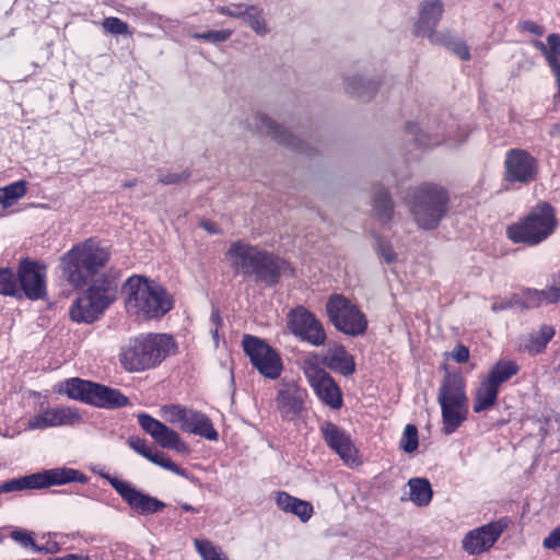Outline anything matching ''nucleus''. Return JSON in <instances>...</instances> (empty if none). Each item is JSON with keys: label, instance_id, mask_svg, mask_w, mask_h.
<instances>
[{"label": "nucleus", "instance_id": "1", "mask_svg": "<svg viewBox=\"0 0 560 560\" xmlns=\"http://www.w3.org/2000/svg\"><path fill=\"white\" fill-rule=\"evenodd\" d=\"M122 293L127 313L138 319L160 318L174 305L172 295L162 285L142 276L128 278Z\"/></svg>", "mask_w": 560, "mask_h": 560}, {"label": "nucleus", "instance_id": "2", "mask_svg": "<svg viewBox=\"0 0 560 560\" xmlns=\"http://www.w3.org/2000/svg\"><path fill=\"white\" fill-rule=\"evenodd\" d=\"M225 257L235 275L255 277L268 285L278 282L285 266L284 260L245 241L232 242Z\"/></svg>", "mask_w": 560, "mask_h": 560}, {"label": "nucleus", "instance_id": "3", "mask_svg": "<svg viewBox=\"0 0 560 560\" xmlns=\"http://www.w3.org/2000/svg\"><path fill=\"white\" fill-rule=\"evenodd\" d=\"M109 252L93 238L74 245L60 260L63 278L74 288L93 279L108 262Z\"/></svg>", "mask_w": 560, "mask_h": 560}, {"label": "nucleus", "instance_id": "4", "mask_svg": "<svg viewBox=\"0 0 560 560\" xmlns=\"http://www.w3.org/2000/svg\"><path fill=\"white\" fill-rule=\"evenodd\" d=\"M174 347V340L168 335H140L122 346L119 361L127 372H142L159 365Z\"/></svg>", "mask_w": 560, "mask_h": 560}, {"label": "nucleus", "instance_id": "5", "mask_svg": "<svg viewBox=\"0 0 560 560\" xmlns=\"http://www.w3.org/2000/svg\"><path fill=\"white\" fill-rule=\"evenodd\" d=\"M410 212L422 230H434L448 211L447 191L432 183H423L409 191Z\"/></svg>", "mask_w": 560, "mask_h": 560}, {"label": "nucleus", "instance_id": "6", "mask_svg": "<svg viewBox=\"0 0 560 560\" xmlns=\"http://www.w3.org/2000/svg\"><path fill=\"white\" fill-rule=\"evenodd\" d=\"M436 400L441 407L442 431L450 435L467 420L469 412V401L462 375L446 373L439 388Z\"/></svg>", "mask_w": 560, "mask_h": 560}, {"label": "nucleus", "instance_id": "7", "mask_svg": "<svg viewBox=\"0 0 560 560\" xmlns=\"http://www.w3.org/2000/svg\"><path fill=\"white\" fill-rule=\"evenodd\" d=\"M118 282L114 277L102 276L70 307V317L77 323H93L117 298Z\"/></svg>", "mask_w": 560, "mask_h": 560}, {"label": "nucleus", "instance_id": "8", "mask_svg": "<svg viewBox=\"0 0 560 560\" xmlns=\"http://www.w3.org/2000/svg\"><path fill=\"white\" fill-rule=\"evenodd\" d=\"M557 219L553 208L541 202L527 215L506 228V237L514 244L535 246L548 238L556 230Z\"/></svg>", "mask_w": 560, "mask_h": 560}, {"label": "nucleus", "instance_id": "9", "mask_svg": "<svg viewBox=\"0 0 560 560\" xmlns=\"http://www.w3.org/2000/svg\"><path fill=\"white\" fill-rule=\"evenodd\" d=\"M85 475L72 468H54L20 478L4 481L0 485V493L19 492L23 490L44 489L50 486L69 482H86Z\"/></svg>", "mask_w": 560, "mask_h": 560}, {"label": "nucleus", "instance_id": "10", "mask_svg": "<svg viewBox=\"0 0 560 560\" xmlns=\"http://www.w3.org/2000/svg\"><path fill=\"white\" fill-rule=\"evenodd\" d=\"M326 313L335 328L349 336L366 331L368 319L360 308L341 294H332L326 303Z\"/></svg>", "mask_w": 560, "mask_h": 560}, {"label": "nucleus", "instance_id": "11", "mask_svg": "<svg viewBox=\"0 0 560 560\" xmlns=\"http://www.w3.org/2000/svg\"><path fill=\"white\" fill-rule=\"evenodd\" d=\"M304 375L317 397L332 409L342 406L341 390L332 377L319 365L317 355H308L303 360Z\"/></svg>", "mask_w": 560, "mask_h": 560}, {"label": "nucleus", "instance_id": "12", "mask_svg": "<svg viewBox=\"0 0 560 560\" xmlns=\"http://www.w3.org/2000/svg\"><path fill=\"white\" fill-rule=\"evenodd\" d=\"M511 521L501 517L485 525L468 530L462 541V549L469 556H479L488 552L509 528Z\"/></svg>", "mask_w": 560, "mask_h": 560}, {"label": "nucleus", "instance_id": "13", "mask_svg": "<svg viewBox=\"0 0 560 560\" xmlns=\"http://www.w3.org/2000/svg\"><path fill=\"white\" fill-rule=\"evenodd\" d=\"M539 164L523 149H511L505 154L503 179L509 185H528L538 177Z\"/></svg>", "mask_w": 560, "mask_h": 560}, {"label": "nucleus", "instance_id": "14", "mask_svg": "<svg viewBox=\"0 0 560 560\" xmlns=\"http://www.w3.org/2000/svg\"><path fill=\"white\" fill-rule=\"evenodd\" d=\"M242 345L252 364L261 375L271 380L280 375L282 370L280 357L262 339L252 335H245Z\"/></svg>", "mask_w": 560, "mask_h": 560}, {"label": "nucleus", "instance_id": "15", "mask_svg": "<svg viewBox=\"0 0 560 560\" xmlns=\"http://www.w3.org/2000/svg\"><path fill=\"white\" fill-rule=\"evenodd\" d=\"M101 476L109 482L124 502L140 515H151L166 506L163 501L143 493L129 481L121 480L109 474H101Z\"/></svg>", "mask_w": 560, "mask_h": 560}, {"label": "nucleus", "instance_id": "16", "mask_svg": "<svg viewBox=\"0 0 560 560\" xmlns=\"http://www.w3.org/2000/svg\"><path fill=\"white\" fill-rule=\"evenodd\" d=\"M288 326L293 335L313 346H322L326 340V332L320 322L303 306L290 311Z\"/></svg>", "mask_w": 560, "mask_h": 560}, {"label": "nucleus", "instance_id": "17", "mask_svg": "<svg viewBox=\"0 0 560 560\" xmlns=\"http://www.w3.org/2000/svg\"><path fill=\"white\" fill-rule=\"evenodd\" d=\"M248 127L255 129L261 135L271 137L275 141L283 144L292 150L308 154V144L296 136L288 132L283 127L278 125L268 115L257 112L248 118Z\"/></svg>", "mask_w": 560, "mask_h": 560}, {"label": "nucleus", "instance_id": "18", "mask_svg": "<svg viewBox=\"0 0 560 560\" xmlns=\"http://www.w3.org/2000/svg\"><path fill=\"white\" fill-rule=\"evenodd\" d=\"M138 423L161 447L174 450L180 454L189 452L188 445L182 440L178 432L158 419L147 413H139Z\"/></svg>", "mask_w": 560, "mask_h": 560}, {"label": "nucleus", "instance_id": "19", "mask_svg": "<svg viewBox=\"0 0 560 560\" xmlns=\"http://www.w3.org/2000/svg\"><path fill=\"white\" fill-rule=\"evenodd\" d=\"M406 128L408 133L412 136V140L424 148H432L442 143L455 145L467 138V133L464 130L455 135L453 126H438L436 130L428 127L424 131L418 124L408 122Z\"/></svg>", "mask_w": 560, "mask_h": 560}, {"label": "nucleus", "instance_id": "20", "mask_svg": "<svg viewBox=\"0 0 560 560\" xmlns=\"http://www.w3.org/2000/svg\"><path fill=\"white\" fill-rule=\"evenodd\" d=\"M82 422L78 409L71 407L46 408L27 420V430H46L48 428L74 425Z\"/></svg>", "mask_w": 560, "mask_h": 560}, {"label": "nucleus", "instance_id": "21", "mask_svg": "<svg viewBox=\"0 0 560 560\" xmlns=\"http://www.w3.org/2000/svg\"><path fill=\"white\" fill-rule=\"evenodd\" d=\"M320 430L325 442L339 455L346 465L353 466L360 463L358 451L346 431L332 422H324Z\"/></svg>", "mask_w": 560, "mask_h": 560}, {"label": "nucleus", "instance_id": "22", "mask_svg": "<svg viewBox=\"0 0 560 560\" xmlns=\"http://www.w3.org/2000/svg\"><path fill=\"white\" fill-rule=\"evenodd\" d=\"M45 268L36 262L25 260L21 264L19 279L25 295L31 300H38L45 295Z\"/></svg>", "mask_w": 560, "mask_h": 560}, {"label": "nucleus", "instance_id": "23", "mask_svg": "<svg viewBox=\"0 0 560 560\" xmlns=\"http://www.w3.org/2000/svg\"><path fill=\"white\" fill-rule=\"evenodd\" d=\"M443 13V3L441 0H424L421 3L420 18L416 24V33L420 36H427L432 43L443 33H436L438 26Z\"/></svg>", "mask_w": 560, "mask_h": 560}, {"label": "nucleus", "instance_id": "24", "mask_svg": "<svg viewBox=\"0 0 560 560\" xmlns=\"http://www.w3.org/2000/svg\"><path fill=\"white\" fill-rule=\"evenodd\" d=\"M89 404L98 408H118L127 406L129 399L120 390L102 384L94 383Z\"/></svg>", "mask_w": 560, "mask_h": 560}, {"label": "nucleus", "instance_id": "25", "mask_svg": "<svg viewBox=\"0 0 560 560\" xmlns=\"http://www.w3.org/2000/svg\"><path fill=\"white\" fill-rule=\"evenodd\" d=\"M275 500L281 511L295 515L303 523L310 521L314 514L311 502L293 497L285 491L276 492Z\"/></svg>", "mask_w": 560, "mask_h": 560}, {"label": "nucleus", "instance_id": "26", "mask_svg": "<svg viewBox=\"0 0 560 560\" xmlns=\"http://www.w3.org/2000/svg\"><path fill=\"white\" fill-rule=\"evenodd\" d=\"M323 363L330 370L348 376L354 373L355 363L353 357L347 352L343 346L329 348L323 359Z\"/></svg>", "mask_w": 560, "mask_h": 560}, {"label": "nucleus", "instance_id": "27", "mask_svg": "<svg viewBox=\"0 0 560 560\" xmlns=\"http://www.w3.org/2000/svg\"><path fill=\"white\" fill-rule=\"evenodd\" d=\"M533 45L545 56L552 74L560 72V35L549 34L547 45L540 40H534Z\"/></svg>", "mask_w": 560, "mask_h": 560}, {"label": "nucleus", "instance_id": "28", "mask_svg": "<svg viewBox=\"0 0 560 560\" xmlns=\"http://www.w3.org/2000/svg\"><path fill=\"white\" fill-rule=\"evenodd\" d=\"M345 89L347 93L363 102H368L376 93L377 84L372 80H365L362 77L352 75L345 79Z\"/></svg>", "mask_w": 560, "mask_h": 560}, {"label": "nucleus", "instance_id": "29", "mask_svg": "<svg viewBox=\"0 0 560 560\" xmlns=\"http://www.w3.org/2000/svg\"><path fill=\"white\" fill-rule=\"evenodd\" d=\"M498 393L499 388L483 377L475 393L474 411L478 413L493 407L497 402Z\"/></svg>", "mask_w": 560, "mask_h": 560}, {"label": "nucleus", "instance_id": "30", "mask_svg": "<svg viewBox=\"0 0 560 560\" xmlns=\"http://www.w3.org/2000/svg\"><path fill=\"white\" fill-rule=\"evenodd\" d=\"M373 212L375 218L383 224L388 223L393 219L394 202L389 192L383 187H377L374 191Z\"/></svg>", "mask_w": 560, "mask_h": 560}, {"label": "nucleus", "instance_id": "31", "mask_svg": "<svg viewBox=\"0 0 560 560\" xmlns=\"http://www.w3.org/2000/svg\"><path fill=\"white\" fill-rule=\"evenodd\" d=\"M188 428V433L199 435L209 441H217L219 438V434L214 429L210 418L195 409H192Z\"/></svg>", "mask_w": 560, "mask_h": 560}, {"label": "nucleus", "instance_id": "32", "mask_svg": "<svg viewBox=\"0 0 560 560\" xmlns=\"http://www.w3.org/2000/svg\"><path fill=\"white\" fill-rule=\"evenodd\" d=\"M524 294L526 295L527 308H536L541 305L553 304L559 301V294L556 290V285H550L542 290L537 289H525Z\"/></svg>", "mask_w": 560, "mask_h": 560}, {"label": "nucleus", "instance_id": "33", "mask_svg": "<svg viewBox=\"0 0 560 560\" xmlns=\"http://www.w3.org/2000/svg\"><path fill=\"white\" fill-rule=\"evenodd\" d=\"M243 21L258 36H266L270 32L264 15V10L260 7L253 4L245 5Z\"/></svg>", "mask_w": 560, "mask_h": 560}, {"label": "nucleus", "instance_id": "34", "mask_svg": "<svg viewBox=\"0 0 560 560\" xmlns=\"http://www.w3.org/2000/svg\"><path fill=\"white\" fill-rule=\"evenodd\" d=\"M409 500L417 506H425L432 499V489L430 482L424 478H411L408 481Z\"/></svg>", "mask_w": 560, "mask_h": 560}, {"label": "nucleus", "instance_id": "35", "mask_svg": "<svg viewBox=\"0 0 560 560\" xmlns=\"http://www.w3.org/2000/svg\"><path fill=\"white\" fill-rule=\"evenodd\" d=\"M520 368L514 361H499L487 374L486 378L495 387L508 382L512 376L517 374Z\"/></svg>", "mask_w": 560, "mask_h": 560}, {"label": "nucleus", "instance_id": "36", "mask_svg": "<svg viewBox=\"0 0 560 560\" xmlns=\"http://www.w3.org/2000/svg\"><path fill=\"white\" fill-rule=\"evenodd\" d=\"M93 384V382L81 378H70L63 383L62 392L69 398L89 404V396H91Z\"/></svg>", "mask_w": 560, "mask_h": 560}, {"label": "nucleus", "instance_id": "37", "mask_svg": "<svg viewBox=\"0 0 560 560\" xmlns=\"http://www.w3.org/2000/svg\"><path fill=\"white\" fill-rule=\"evenodd\" d=\"M555 329L549 325H542L537 331L530 334L525 349L533 354L542 352L548 342L553 338Z\"/></svg>", "mask_w": 560, "mask_h": 560}, {"label": "nucleus", "instance_id": "38", "mask_svg": "<svg viewBox=\"0 0 560 560\" xmlns=\"http://www.w3.org/2000/svg\"><path fill=\"white\" fill-rule=\"evenodd\" d=\"M278 408L285 417L295 416L302 408V401L291 388L281 389L277 397Z\"/></svg>", "mask_w": 560, "mask_h": 560}, {"label": "nucleus", "instance_id": "39", "mask_svg": "<svg viewBox=\"0 0 560 560\" xmlns=\"http://www.w3.org/2000/svg\"><path fill=\"white\" fill-rule=\"evenodd\" d=\"M26 191L27 183L25 180L14 182L0 189V205L3 209L11 207L24 197Z\"/></svg>", "mask_w": 560, "mask_h": 560}, {"label": "nucleus", "instance_id": "40", "mask_svg": "<svg viewBox=\"0 0 560 560\" xmlns=\"http://www.w3.org/2000/svg\"><path fill=\"white\" fill-rule=\"evenodd\" d=\"M194 546L202 560H229L226 556L221 553L220 548L215 547L209 540L196 538Z\"/></svg>", "mask_w": 560, "mask_h": 560}, {"label": "nucleus", "instance_id": "41", "mask_svg": "<svg viewBox=\"0 0 560 560\" xmlns=\"http://www.w3.org/2000/svg\"><path fill=\"white\" fill-rule=\"evenodd\" d=\"M434 43L445 45L463 60L470 59L469 48L466 43L460 39L443 33L439 38L435 39Z\"/></svg>", "mask_w": 560, "mask_h": 560}, {"label": "nucleus", "instance_id": "42", "mask_svg": "<svg viewBox=\"0 0 560 560\" xmlns=\"http://www.w3.org/2000/svg\"><path fill=\"white\" fill-rule=\"evenodd\" d=\"M148 460L178 476L185 475V470L172 462V459L161 451H153Z\"/></svg>", "mask_w": 560, "mask_h": 560}, {"label": "nucleus", "instance_id": "43", "mask_svg": "<svg viewBox=\"0 0 560 560\" xmlns=\"http://www.w3.org/2000/svg\"><path fill=\"white\" fill-rule=\"evenodd\" d=\"M418 445H419V440H418L417 427L415 424H407L405 427V430H404V433H402V436L400 440V447L406 453H412L413 451L417 450Z\"/></svg>", "mask_w": 560, "mask_h": 560}, {"label": "nucleus", "instance_id": "44", "mask_svg": "<svg viewBox=\"0 0 560 560\" xmlns=\"http://www.w3.org/2000/svg\"><path fill=\"white\" fill-rule=\"evenodd\" d=\"M104 30L113 35H128L129 26L126 22L120 20L119 18L109 16L105 18L102 23Z\"/></svg>", "mask_w": 560, "mask_h": 560}, {"label": "nucleus", "instance_id": "45", "mask_svg": "<svg viewBox=\"0 0 560 560\" xmlns=\"http://www.w3.org/2000/svg\"><path fill=\"white\" fill-rule=\"evenodd\" d=\"M16 280L11 269H0V294L13 295L15 293Z\"/></svg>", "mask_w": 560, "mask_h": 560}, {"label": "nucleus", "instance_id": "46", "mask_svg": "<svg viewBox=\"0 0 560 560\" xmlns=\"http://www.w3.org/2000/svg\"><path fill=\"white\" fill-rule=\"evenodd\" d=\"M185 408L186 407H184V406L175 405V404L164 405L160 409V416L166 422H168L173 425H177L183 412L185 411Z\"/></svg>", "mask_w": 560, "mask_h": 560}, {"label": "nucleus", "instance_id": "47", "mask_svg": "<svg viewBox=\"0 0 560 560\" xmlns=\"http://www.w3.org/2000/svg\"><path fill=\"white\" fill-rule=\"evenodd\" d=\"M233 34L231 30L208 31L203 33H195L192 38L202 39L210 43H222L228 40Z\"/></svg>", "mask_w": 560, "mask_h": 560}, {"label": "nucleus", "instance_id": "48", "mask_svg": "<svg viewBox=\"0 0 560 560\" xmlns=\"http://www.w3.org/2000/svg\"><path fill=\"white\" fill-rule=\"evenodd\" d=\"M128 444L135 452H137L147 459L153 452L152 447L147 443V441L141 438L130 436L128 439Z\"/></svg>", "mask_w": 560, "mask_h": 560}, {"label": "nucleus", "instance_id": "49", "mask_svg": "<svg viewBox=\"0 0 560 560\" xmlns=\"http://www.w3.org/2000/svg\"><path fill=\"white\" fill-rule=\"evenodd\" d=\"M245 5L246 4L244 3H233L230 5L218 7L217 11L222 15L243 20Z\"/></svg>", "mask_w": 560, "mask_h": 560}, {"label": "nucleus", "instance_id": "50", "mask_svg": "<svg viewBox=\"0 0 560 560\" xmlns=\"http://www.w3.org/2000/svg\"><path fill=\"white\" fill-rule=\"evenodd\" d=\"M189 177L187 172L183 173H171V172H160L159 182L165 185H172L180 183Z\"/></svg>", "mask_w": 560, "mask_h": 560}, {"label": "nucleus", "instance_id": "51", "mask_svg": "<svg viewBox=\"0 0 560 560\" xmlns=\"http://www.w3.org/2000/svg\"><path fill=\"white\" fill-rule=\"evenodd\" d=\"M542 546L549 550H556L560 547V525L551 530L542 540Z\"/></svg>", "mask_w": 560, "mask_h": 560}, {"label": "nucleus", "instance_id": "52", "mask_svg": "<svg viewBox=\"0 0 560 560\" xmlns=\"http://www.w3.org/2000/svg\"><path fill=\"white\" fill-rule=\"evenodd\" d=\"M378 254L382 256L386 264H392L396 260V253L393 246L388 243L378 242Z\"/></svg>", "mask_w": 560, "mask_h": 560}, {"label": "nucleus", "instance_id": "53", "mask_svg": "<svg viewBox=\"0 0 560 560\" xmlns=\"http://www.w3.org/2000/svg\"><path fill=\"white\" fill-rule=\"evenodd\" d=\"M10 536L13 540L18 541L23 547H31L33 549L35 545L31 534L25 530H13Z\"/></svg>", "mask_w": 560, "mask_h": 560}, {"label": "nucleus", "instance_id": "54", "mask_svg": "<svg viewBox=\"0 0 560 560\" xmlns=\"http://www.w3.org/2000/svg\"><path fill=\"white\" fill-rule=\"evenodd\" d=\"M518 28L523 32H528V33L537 35V36H541L545 32V30L541 25H539L538 23H536L532 20L521 21L518 23Z\"/></svg>", "mask_w": 560, "mask_h": 560}, {"label": "nucleus", "instance_id": "55", "mask_svg": "<svg viewBox=\"0 0 560 560\" xmlns=\"http://www.w3.org/2000/svg\"><path fill=\"white\" fill-rule=\"evenodd\" d=\"M60 549V545L57 541H47L45 546L35 544L32 550L37 553H57Z\"/></svg>", "mask_w": 560, "mask_h": 560}, {"label": "nucleus", "instance_id": "56", "mask_svg": "<svg viewBox=\"0 0 560 560\" xmlns=\"http://www.w3.org/2000/svg\"><path fill=\"white\" fill-rule=\"evenodd\" d=\"M451 357L458 363H464L469 359V350L466 346L459 345L455 347Z\"/></svg>", "mask_w": 560, "mask_h": 560}, {"label": "nucleus", "instance_id": "57", "mask_svg": "<svg viewBox=\"0 0 560 560\" xmlns=\"http://www.w3.org/2000/svg\"><path fill=\"white\" fill-rule=\"evenodd\" d=\"M506 302L509 304V307H521V308H527L525 302H526V295L524 292L522 295L520 294H513L511 298L506 299Z\"/></svg>", "mask_w": 560, "mask_h": 560}, {"label": "nucleus", "instance_id": "58", "mask_svg": "<svg viewBox=\"0 0 560 560\" xmlns=\"http://www.w3.org/2000/svg\"><path fill=\"white\" fill-rule=\"evenodd\" d=\"M191 412H192V409L185 408V411L183 412V415H182V417L179 419V422L176 425V427H178L184 432H188L189 431L188 425H189V420H190Z\"/></svg>", "mask_w": 560, "mask_h": 560}, {"label": "nucleus", "instance_id": "59", "mask_svg": "<svg viewBox=\"0 0 560 560\" xmlns=\"http://www.w3.org/2000/svg\"><path fill=\"white\" fill-rule=\"evenodd\" d=\"M211 320L214 323L215 328L211 330L215 343H218V326L221 325V318L217 311L211 313Z\"/></svg>", "mask_w": 560, "mask_h": 560}, {"label": "nucleus", "instance_id": "60", "mask_svg": "<svg viewBox=\"0 0 560 560\" xmlns=\"http://www.w3.org/2000/svg\"><path fill=\"white\" fill-rule=\"evenodd\" d=\"M509 304L506 302V300H501V301H494L492 304H491V310L493 312H501V311H505V310H509Z\"/></svg>", "mask_w": 560, "mask_h": 560}, {"label": "nucleus", "instance_id": "61", "mask_svg": "<svg viewBox=\"0 0 560 560\" xmlns=\"http://www.w3.org/2000/svg\"><path fill=\"white\" fill-rule=\"evenodd\" d=\"M549 136L555 139H560V125L555 124L548 131Z\"/></svg>", "mask_w": 560, "mask_h": 560}, {"label": "nucleus", "instance_id": "62", "mask_svg": "<svg viewBox=\"0 0 560 560\" xmlns=\"http://www.w3.org/2000/svg\"><path fill=\"white\" fill-rule=\"evenodd\" d=\"M202 226L210 233H218L219 232V229L217 228V225L212 222H203L202 223Z\"/></svg>", "mask_w": 560, "mask_h": 560}, {"label": "nucleus", "instance_id": "63", "mask_svg": "<svg viewBox=\"0 0 560 560\" xmlns=\"http://www.w3.org/2000/svg\"><path fill=\"white\" fill-rule=\"evenodd\" d=\"M180 508L186 511V512H198L196 508H194L192 505L188 504V503H183L180 505Z\"/></svg>", "mask_w": 560, "mask_h": 560}, {"label": "nucleus", "instance_id": "64", "mask_svg": "<svg viewBox=\"0 0 560 560\" xmlns=\"http://www.w3.org/2000/svg\"><path fill=\"white\" fill-rule=\"evenodd\" d=\"M557 88H558V95L560 97V71L553 74Z\"/></svg>", "mask_w": 560, "mask_h": 560}]
</instances>
